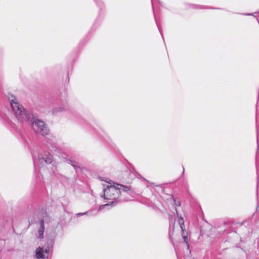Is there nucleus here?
<instances>
[{
  "instance_id": "nucleus-1",
  "label": "nucleus",
  "mask_w": 259,
  "mask_h": 259,
  "mask_svg": "<svg viewBox=\"0 0 259 259\" xmlns=\"http://www.w3.org/2000/svg\"><path fill=\"white\" fill-rule=\"evenodd\" d=\"M7 97L15 117L18 121L24 122L31 119L32 115L26 112L25 109L20 104L17 99L13 95L9 94Z\"/></svg>"
},
{
  "instance_id": "nucleus-2",
  "label": "nucleus",
  "mask_w": 259,
  "mask_h": 259,
  "mask_svg": "<svg viewBox=\"0 0 259 259\" xmlns=\"http://www.w3.org/2000/svg\"><path fill=\"white\" fill-rule=\"evenodd\" d=\"M107 185L103 184L104 188V194L101 195V197L104 198L105 199L111 200V204L114 203L115 200L118 198L119 196V190L116 185V183H115L112 181H105Z\"/></svg>"
},
{
  "instance_id": "nucleus-3",
  "label": "nucleus",
  "mask_w": 259,
  "mask_h": 259,
  "mask_svg": "<svg viewBox=\"0 0 259 259\" xmlns=\"http://www.w3.org/2000/svg\"><path fill=\"white\" fill-rule=\"evenodd\" d=\"M31 126L34 132L42 136L47 135L49 132L45 122L41 120L35 119L31 124Z\"/></svg>"
},
{
  "instance_id": "nucleus-4",
  "label": "nucleus",
  "mask_w": 259,
  "mask_h": 259,
  "mask_svg": "<svg viewBox=\"0 0 259 259\" xmlns=\"http://www.w3.org/2000/svg\"><path fill=\"white\" fill-rule=\"evenodd\" d=\"M34 163L35 164L38 165V166H40L44 165V163H46L47 164H50L53 160V156L49 153L47 155H45V156H41L40 155H38L37 158L34 159Z\"/></svg>"
},
{
  "instance_id": "nucleus-5",
  "label": "nucleus",
  "mask_w": 259,
  "mask_h": 259,
  "mask_svg": "<svg viewBox=\"0 0 259 259\" xmlns=\"http://www.w3.org/2000/svg\"><path fill=\"white\" fill-rule=\"evenodd\" d=\"M49 252V247H38L35 250V256L38 259H47Z\"/></svg>"
},
{
  "instance_id": "nucleus-6",
  "label": "nucleus",
  "mask_w": 259,
  "mask_h": 259,
  "mask_svg": "<svg viewBox=\"0 0 259 259\" xmlns=\"http://www.w3.org/2000/svg\"><path fill=\"white\" fill-rule=\"evenodd\" d=\"M45 231L44 222L42 220L40 221V226L38 230V237L42 238L44 237V233Z\"/></svg>"
},
{
  "instance_id": "nucleus-7",
  "label": "nucleus",
  "mask_w": 259,
  "mask_h": 259,
  "mask_svg": "<svg viewBox=\"0 0 259 259\" xmlns=\"http://www.w3.org/2000/svg\"><path fill=\"white\" fill-rule=\"evenodd\" d=\"M118 189L119 190V195L122 192H127L130 190V188L126 186L122 185L116 183Z\"/></svg>"
},
{
  "instance_id": "nucleus-8",
  "label": "nucleus",
  "mask_w": 259,
  "mask_h": 259,
  "mask_svg": "<svg viewBox=\"0 0 259 259\" xmlns=\"http://www.w3.org/2000/svg\"><path fill=\"white\" fill-rule=\"evenodd\" d=\"M66 106L64 105L56 107L54 108L52 111V113L54 114H57L60 112L65 111Z\"/></svg>"
},
{
  "instance_id": "nucleus-9",
  "label": "nucleus",
  "mask_w": 259,
  "mask_h": 259,
  "mask_svg": "<svg viewBox=\"0 0 259 259\" xmlns=\"http://www.w3.org/2000/svg\"><path fill=\"white\" fill-rule=\"evenodd\" d=\"M181 232H182V236L183 238L184 239L185 243L186 244L187 248H189V246L188 242V238H187V232L185 230V227L183 228V229H181Z\"/></svg>"
},
{
  "instance_id": "nucleus-10",
  "label": "nucleus",
  "mask_w": 259,
  "mask_h": 259,
  "mask_svg": "<svg viewBox=\"0 0 259 259\" xmlns=\"http://www.w3.org/2000/svg\"><path fill=\"white\" fill-rule=\"evenodd\" d=\"M95 211V210H91L86 211L83 213H78L77 214V215L78 216H80V215H84V214H89L90 215L92 216V215H94L96 214L97 212L94 213Z\"/></svg>"
},
{
  "instance_id": "nucleus-11",
  "label": "nucleus",
  "mask_w": 259,
  "mask_h": 259,
  "mask_svg": "<svg viewBox=\"0 0 259 259\" xmlns=\"http://www.w3.org/2000/svg\"><path fill=\"white\" fill-rule=\"evenodd\" d=\"M178 221H179V224H180V226L181 229H183V228H184L185 227V226H184V221L183 218L181 217L179 219Z\"/></svg>"
},
{
  "instance_id": "nucleus-12",
  "label": "nucleus",
  "mask_w": 259,
  "mask_h": 259,
  "mask_svg": "<svg viewBox=\"0 0 259 259\" xmlns=\"http://www.w3.org/2000/svg\"><path fill=\"white\" fill-rule=\"evenodd\" d=\"M110 205V204L109 203H107V204H105L104 205H101L99 208V209H98V211H101L102 210L103 208H104L106 206H108Z\"/></svg>"
},
{
  "instance_id": "nucleus-13",
  "label": "nucleus",
  "mask_w": 259,
  "mask_h": 259,
  "mask_svg": "<svg viewBox=\"0 0 259 259\" xmlns=\"http://www.w3.org/2000/svg\"><path fill=\"white\" fill-rule=\"evenodd\" d=\"M175 204L177 206H180V202L179 201H178V202L175 201Z\"/></svg>"
},
{
  "instance_id": "nucleus-14",
  "label": "nucleus",
  "mask_w": 259,
  "mask_h": 259,
  "mask_svg": "<svg viewBox=\"0 0 259 259\" xmlns=\"http://www.w3.org/2000/svg\"><path fill=\"white\" fill-rule=\"evenodd\" d=\"M72 166H73L75 168H77V166L74 164V162H73V163H72Z\"/></svg>"
},
{
  "instance_id": "nucleus-15",
  "label": "nucleus",
  "mask_w": 259,
  "mask_h": 259,
  "mask_svg": "<svg viewBox=\"0 0 259 259\" xmlns=\"http://www.w3.org/2000/svg\"><path fill=\"white\" fill-rule=\"evenodd\" d=\"M247 15H252V14H246Z\"/></svg>"
},
{
  "instance_id": "nucleus-16",
  "label": "nucleus",
  "mask_w": 259,
  "mask_h": 259,
  "mask_svg": "<svg viewBox=\"0 0 259 259\" xmlns=\"http://www.w3.org/2000/svg\"><path fill=\"white\" fill-rule=\"evenodd\" d=\"M176 211L177 213L178 214V211L177 210H176Z\"/></svg>"
}]
</instances>
